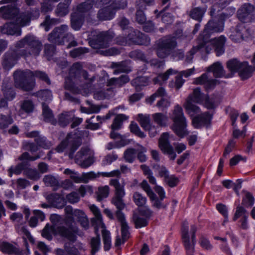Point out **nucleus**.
<instances>
[{
  "mask_svg": "<svg viewBox=\"0 0 255 255\" xmlns=\"http://www.w3.org/2000/svg\"><path fill=\"white\" fill-rule=\"evenodd\" d=\"M224 24L222 20L214 21L209 20L205 25L203 32L200 35L198 41V44L193 46L192 49L187 53L186 56V61L187 63L191 62L193 55L198 51L203 53L205 51L209 53L214 48L216 55L219 56L225 52V44L226 38L224 35L210 40V34L214 32H220L223 31Z\"/></svg>",
  "mask_w": 255,
  "mask_h": 255,
  "instance_id": "f257e3e1",
  "label": "nucleus"
},
{
  "mask_svg": "<svg viewBox=\"0 0 255 255\" xmlns=\"http://www.w3.org/2000/svg\"><path fill=\"white\" fill-rule=\"evenodd\" d=\"M41 42L33 35H27L15 44L17 48L13 53L7 52L4 56L2 66L8 70L14 66L20 57L38 56L41 50Z\"/></svg>",
  "mask_w": 255,
  "mask_h": 255,
  "instance_id": "f03ea898",
  "label": "nucleus"
},
{
  "mask_svg": "<svg viewBox=\"0 0 255 255\" xmlns=\"http://www.w3.org/2000/svg\"><path fill=\"white\" fill-rule=\"evenodd\" d=\"M34 77H36L47 84H50V80L47 74L41 71L33 72L29 70H17L13 73L14 84L16 87L24 91H30L35 86Z\"/></svg>",
  "mask_w": 255,
  "mask_h": 255,
  "instance_id": "7ed1b4c3",
  "label": "nucleus"
},
{
  "mask_svg": "<svg viewBox=\"0 0 255 255\" xmlns=\"http://www.w3.org/2000/svg\"><path fill=\"white\" fill-rule=\"evenodd\" d=\"M18 0H2L0 4L8 3L6 6L0 8V12L4 19H12L15 18V22L17 26L23 27L29 25L31 19L30 13L24 12L18 14L19 9L17 7Z\"/></svg>",
  "mask_w": 255,
  "mask_h": 255,
  "instance_id": "20e7f679",
  "label": "nucleus"
},
{
  "mask_svg": "<svg viewBox=\"0 0 255 255\" xmlns=\"http://www.w3.org/2000/svg\"><path fill=\"white\" fill-rule=\"evenodd\" d=\"M182 36V30H178L174 35L164 36L157 40L155 44L157 56L161 58H164L170 55L177 46L176 39Z\"/></svg>",
  "mask_w": 255,
  "mask_h": 255,
  "instance_id": "39448f33",
  "label": "nucleus"
},
{
  "mask_svg": "<svg viewBox=\"0 0 255 255\" xmlns=\"http://www.w3.org/2000/svg\"><path fill=\"white\" fill-rule=\"evenodd\" d=\"M68 25L66 24L55 27L49 34L48 40L57 44H64L65 42H69L67 48L76 46L77 43L75 40L74 35L68 32Z\"/></svg>",
  "mask_w": 255,
  "mask_h": 255,
  "instance_id": "423d86ee",
  "label": "nucleus"
},
{
  "mask_svg": "<svg viewBox=\"0 0 255 255\" xmlns=\"http://www.w3.org/2000/svg\"><path fill=\"white\" fill-rule=\"evenodd\" d=\"M170 118L173 122L172 129L178 136L182 138L188 134L187 119L184 115L182 107L179 105L174 107L170 115Z\"/></svg>",
  "mask_w": 255,
  "mask_h": 255,
  "instance_id": "0eeeda50",
  "label": "nucleus"
},
{
  "mask_svg": "<svg viewBox=\"0 0 255 255\" xmlns=\"http://www.w3.org/2000/svg\"><path fill=\"white\" fill-rule=\"evenodd\" d=\"M94 7L91 0H86V1L79 4L76 10L71 15V27L75 30H78L81 27L86 13L93 11Z\"/></svg>",
  "mask_w": 255,
  "mask_h": 255,
  "instance_id": "6e6552de",
  "label": "nucleus"
},
{
  "mask_svg": "<svg viewBox=\"0 0 255 255\" xmlns=\"http://www.w3.org/2000/svg\"><path fill=\"white\" fill-rule=\"evenodd\" d=\"M76 232L77 229L75 228L72 229H67L64 227L55 228V226H49L47 224L43 229L41 235L45 239L51 240L53 235L59 234L73 242L76 240L75 233Z\"/></svg>",
  "mask_w": 255,
  "mask_h": 255,
  "instance_id": "1a4fd4ad",
  "label": "nucleus"
},
{
  "mask_svg": "<svg viewBox=\"0 0 255 255\" xmlns=\"http://www.w3.org/2000/svg\"><path fill=\"white\" fill-rule=\"evenodd\" d=\"M82 76L84 79L88 78V74L83 69V65L81 62L74 63L69 71V76L65 79V89L73 92H76L74 89V83L77 79Z\"/></svg>",
  "mask_w": 255,
  "mask_h": 255,
  "instance_id": "9d476101",
  "label": "nucleus"
},
{
  "mask_svg": "<svg viewBox=\"0 0 255 255\" xmlns=\"http://www.w3.org/2000/svg\"><path fill=\"white\" fill-rule=\"evenodd\" d=\"M205 97L204 94L201 92L200 88L194 89L193 93L189 95L184 104V107L190 116H193L195 114L200 112L199 107L192 103H202L204 102Z\"/></svg>",
  "mask_w": 255,
  "mask_h": 255,
  "instance_id": "9b49d317",
  "label": "nucleus"
},
{
  "mask_svg": "<svg viewBox=\"0 0 255 255\" xmlns=\"http://www.w3.org/2000/svg\"><path fill=\"white\" fill-rule=\"evenodd\" d=\"M92 33L95 37L89 41V43L91 46L95 49L107 48L111 44L115 36V34L111 31L98 32L94 31Z\"/></svg>",
  "mask_w": 255,
  "mask_h": 255,
  "instance_id": "f8f14e48",
  "label": "nucleus"
},
{
  "mask_svg": "<svg viewBox=\"0 0 255 255\" xmlns=\"http://www.w3.org/2000/svg\"><path fill=\"white\" fill-rule=\"evenodd\" d=\"M81 138L76 133H69L65 140H63L57 147L56 150L58 152H62L64 149H68L69 151V157H73L74 153L81 145Z\"/></svg>",
  "mask_w": 255,
  "mask_h": 255,
  "instance_id": "ddd939ff",
  "label": "nucleus"
},
{
  "mask_svg": "<svg viewBox=\"0 0 255 255\" xmlns=\"http://www.w3.org/2000/svg\"><path fill=\"white\" fill-rule=\"evenodd\" d=\"M197 231V227L195 225L191 226L190 233L191 234V240L189 235L188 223L184 221L182 224L181 232L182 239L184 247L187 251V255H193L194 245L195 243V233Z\"/></svg>",
  "mask_w": 255,
  "mask_h": 255,
  "instance_id": "4468645a",
  "label": "nucleus"
},
{
  "mask_svg": "<svg viewBox=\"0 0 255 255\" xmlns=\"http://www.w3.org/2000/svg\"><path fill=\"white\" fill-rule=\"evenodd\" d=\"M110 185L114 186L115 189V194L112 200V204L116 207L118 210H123L126 206L123 199L126 195L124 185H121L117 179H111Z\"/></svg>",
  "mask_w": 255,
  "mask_h": 255,
  "instance_id": "2eb2a0df",
  "label": "nucleus"
},
{
  "mask_svg": "<svg viewBox=\"0 0 255 255\" xmlns=\"http://www.w3.org/2000/svg\"><path fill=\"white\" fill-rule=\"evenodd\" d=\"M65 213L67 215V221L74 223V218L80 223L81 226L87 229L89 226V222L85 213L81 210H73L71 206H67L64 209Z\"/></svg>",
  "mask_w": 255,
  "mask_h": 255,
  "instance_id": "dca6fc26",
  "label": "nucleus"
},
{
  "mask_svg": "<svg viewBox=\"0 0 255 255\" xmlns=\"http://www.w3.org/2000/svg\"><path fill=\"white\" fill-rule=\"evenodd\" d=\"M75 162L81 167L86 168L94 162V153L88 147H83L75 156Z\"/></svg>",
  "mask_w": 255,
  "mask_h": 255,
  "instance_id": "f3484780",
  "label": "nucleus"
},
{
  "mask_svg": "<svg viewBox=\"0 0 255 255\" xmlns=\"http://www.w3.org/2000/svg\"><path fill=\"white\" fill-rule=\"evenodd\" d=\"M94 3V7H99L102 5L110 4L115 13L117 10L123 9L127 7L128 2L127 0H91Z\"/></svg>",
  "mask_w": 255,
  "mask_h": 255,
  "instance_id": "a211bd4d",
  "label": "nucleus"
},
{
  "mask_svg": "<svg viewBox=\"0 0 255 255\" xmlns=\"http://www.w3.org/2000/svg\"><path fill=\"white\" fill-rule=\"evenodd\" d=\"M168 139V133L164 132L162 133L159 139V146L162 151L168 154L170 158L174 160L176 158V155L174 152L172 146L170 144Z\"/></svg>",
  "mask_w": 255,
  "mask_h": 255,
  "instance_id": "6ab92c4d",
  "label": "nucleus"
},
{
  "mask_svg": "<svg viewBox=\"0 0 255 255\" xmlns=\"http://www.w3.org/2000/svg\"><path fill=\"white\" fill-rule=\"evenodd\" d=\"M218 81L213 79H209L206 73H204L200 77L195 78L193 82L195 85H204L207 91L213 90L217 84Z\"/></svg>",
  "mask_w": 255,
  "mask_h": 255,
  "instance_id": "aec40b11",
  "label": "nucleus"
},
{
  "mask_svg": "<svg viewBox=\"0 0 255 255\" xmlns=\"http://www.w3.org/2000/svg\"><path fill=\"white\" fill-rule=\"evenodd\" d=\"M212 119V115L209 112H205L194 117L192 119V125L196 128L207 127L210 124Z\"/></svg>",
  "mask_w": 255,
  "mask_h": 255,
  "instance_id": "412c9836",
  "label": "nucleus"
},
{
  "mask_svg": "<svg viewBox=\"0 0 255 255\" xmlns=\"http://www.w3.org/2000/svg\"><path fill=\"white\" fill-rule=\"evenodd\" d=\"M140 35V32L137 30L130 29L127 37L119 36L116 39V43L119 45H125L127 44H134L132 39H137Z\"/></svg>",
  "mask_w": 255,
  "mask_h": 255,
  "instance_id": "4be33fe9",
  "label": "nucleus"
},
{
  "mask_svg": "<svg viewBox=\"0 0 255 255\" xmlns=\"http://www.w3.org/2000/svg\"><path fill=\"white\" fill-rule=\"evenodd\" d=\"M247 30L243 23L238 24L236 28H233L230 34L231 40L236 42H240L244 39V36H246Z\"/></svg>",
  "mask_w": 255,
  "mask_h": 255,
  "instance_id": "5701e85b",
  "label": "nucleus"
},
{
  "mask_svg": "<svg viewBox=\"0 0 255 255\" xmlns=\"http://www.w3.org/2000/svg\"><path fill=\"white\" fill-rule=\"evenodd\" d=\"M254 6L250 3L244 4L238 11V17L243 22H247L249 20L250 14L254 11Z\"/></svg>",
  "mask_w": 255,
  "mask_h": 255,
  "instance_id": "b1692460",
  "label": "nucleus"
},
{
  "mask_svg": "<svg viewBox=\"0 0 255 255\" xmlns=\"http://www.w3.org/2000/svg\"><path fill=\"white\" fill-rule=\"evenodd\" d=\"M105 4L102 5L104 6ZM107 6L101 8L97 14V17L100 20H110L113 19L115 16V11L110 6V4H106Z\"/></svg>",
  "mask_w": 255,
  "mask_h": 255,
  "instance_id": "393cba45",
  "label": "nucleus"
},
{
  "mask_svg": "<svg viewBox=\"0 0 255 255\" xmlns=\"http://www.w3.org/2000/svg\"><path fill=\"white\" fill-rule=\"evenodd\" d=\"M65 255H80V252L84 251V246L80 243H77L73 246L70 243H66L64 245Z\"/></svg>",
  "mask_w": 255,
  "mask_h": 255,
  "instance_id": "a878e982",
  "label": "nucleus"
},
{
  "mask_svg": "<svg viewBox=\"0 0 255 255\" xmlns=\"http://www.w3.org/2000/svg\"><path fill=\"white\" fill-rule=\"evenodd\" d=\"M209 72H212L214 76L216 78L220 77H228L226 76L225 72L224 70L223 66L219 62L214 63L212 65L208 68Z\"/></svg>",
  "mask_w": 255,
  "mask_h": 255,
  "instance_id": "bb28decb",
  "label": "nucleus"
},
{
  "mask_svg": "<svg viewBox=\"0 0 255 255\" xmlns=\"http://www.w3.org/2000/svg\"><path fill=\"white\" fill-rule=\"evenodd\" d=\"M47 199L52 206L57 208H62L65 205L64 199L58 194H50L47 196Z\"/></svg>",
  "mask_w": 255,
  "mask_h": 255,
  "instance_id": "cd10ccee",
  "label": "nucleus"
},
{
  "mask_svg": "<svg viewBox=\"0 0 255 255\" xmlns=\"http://www.w3.org/2000/svg\"><path fill=\"white\" fill-rule=\"evenodd\" d=\"M2 91L4 98L6 99V101L4 99H1L0 100V108L7 107V101L12 100L15 97V93L12 89L10 88L6 89L4 85H3Z\"/></svg>",
  "mask_w": 255,
  "mask_h": 255,
  "instance_id": "c85d7f7f",
  "label": "nucleus"
},
{
  "mask_svg": "<svg viewBox=\"0 0 255 255\" xmlns=\"http://www.w3.org/2000/svg\"><path fill=\"white\" fill-rule=\"evenodd\" d=\"M71 0H64L63 2H60L57 7L55 12L57 15L63 16L68 14L69 11V6Z\"/></svg>",
  "mask_w": 255,
  "mask_h": 255,
  "instance_id": "c756f323",
  "label": "nucleus"
},
{
  "mask_svg": "<svg viewBox=\"0 0 255 255\" xmlns=\"http://www.w3.org/2000/svg\"><path fill=\"white\" fill-rule=\"evenodd\" d=\"M238 73L242 79H248L252 76V67L249 65L247 62H243V64L242 65L240 69H239Z\"/></svg>",
  "mask_w": 255,
  "mask_h": 255,
  "instance_id": "7c9ffc66",
  "label": "nucleus"
},
{
  "mask_svg": "<svg viewBox=\"0 0 255 255\" xmlns=\"http://www.w3.org/2000/svg\"><path fill=\"white\" fill-rule=\"evenodd\" d=\"M152 118L154 122L160 127H166L168 121V118L167 115L161 113H157L152 115Z\"/></svg>",
  "mask_w": 255,
  "mask_h": 255,
  "instance_id": "2f4dec72",
  "label": "nucleus"
},
{
  "mask_svg": "<svg viewBox=\"0 0 255 255\" xmlns=\"http://www.w3.org/2000/svg\"><path fill=\"white\" fill-rule=\"evenodd\" d=\"M149 79L146 77H138L131 81V84L136 90H140L143 87L148 85Z\"/></svg>",
  "mask_w": 255,
  "mask_h": 255,
  "instance_id": "473e14b6",
  "label": "nucleus"
},
{
  "mask_svg": "<svg viewBox=\"0 0 255 255\" xmlns=\"http://www.w3.org/2000/svg\"><path fill=\"white\" fill-rule=\"evenodd\" d=\"M42 114L45 121L50 122L53 125L56 124V121L54 119L51 110L44 103H42Z\"/></svg>",
  "mask_w": 255,
  "mask_h": 255,
  "instance_id": "72a5a7b5",
  "label": "nucleus"
},
{
  "mask_svg": "<svg viewBox=\"0 0 255 255\" xmlns=\"http://www.w3.org/2000/svg\"><path fill=\"white\" fill-rule=\"evenodd\" d=\"M206 11V8L195 7L190 11V16L192 18L200 22Z\"/></svg>",
  "mask_w": 255,
  "mask_h": 255,
  "instance_id": "f704fd0d",
  "label": "nucleus"
},
{
  "mask_svg": "<svg viewBox=\"0 0 255 255\" xmlns=\"http://www.w3.org/2000/svg\"><path fill=\"white\" fill-rule=\"evenodd\" d=\"M0 250L8 254H16L18 252V250L15 246L4 242L0 243Z\"/></svg>",
  "mask_w": 255,
  "mask_h": 255,
  "instance_id": "c9c22d12",
  "label": "nucleus"
},
{
  "mask_svg": "<svg viewBox=\"0 0 255 255\" xmlns=\"http://www.w3.org/2000/svg\"><path fill=\"white\" fill-rule=\"evenodd\" d=\"M243 62H240L237 59H233L228 61L227 63V67L232 73L238 72L239 71Z\"/></svg>",
  "mask_w": 255,
  "mask_h": 255,
  "instance_id": "e433bc0d",
  "label": "nucleus"
},
{
  "mask_svg": "<svg viewBox=\"0 0 255 255\" xmlns=\"http://www.w3.org/2000/svg\"><path fill=\"white\" fill-rule=\"evenodd\" d=\"M176 71L172 68L169 69L166 72L162 74L158 75L157 77L153 79L154 84L159 83L161 84L162 83L166 81L170 75L176 73Z\"/></svg>",
  "mask_w": 255,
  "mask_h": 255,
  "instance_id": "4c0bfd02",
  "label": "nucleus"
},
{
  "mask_svg": "<svg viewBox=\"0 0 255 255\" xmlns=\"http://www.w3.org/2000/svg\"><path fill=\"white\" fill-rule=\"evenodd\" d=\"M128 119V117L124 114H120L117 116L111 126L112 129L116 130L120 129L122 126L123 122Z\"/></svg>",
  "mask_w": 255,
  "mask_h": 255,
  "instance_id": "58836bf2",
  "label": "nucleus"
},
{
  "mask_svg": "<svg viewBox=\"0 0 255 255\" xmlns=\"http://www.w3.org/2000/svg\"><path fill=\"white\" fill-rule=\"evenodd\" d=\"M110 188L108 185L99 187L96 192L97 199L100 201L107 198L109 195Z\"/></svg>",
  "mask_w": 255,
  "mask_h": 255,
  "instance_id": "ea45409f",
  "label": "nucleus"
},
{
  "mask_svg": "<svg viewBox=\"0 0 255 255\" xmlns=\"http://www.w3.org/2000/svg\"><path fill=\"white\" fill-rule=\"evenodd\" d=\"M204 106L207 109H213L219 103V98L217 96H213L211 97H205Z\"/></svg>",
  "mask_w": 255,
  "mask_h": 255,
  "instance_id": "a19ab883",
  "label": "nucleus"
},
{
  "mask_svg": "<svg viewBox=\"0 0 255 255\" xmlns=\"http://www.w3.org/2000/svg\"><path fill=\"white\" fill-rule=\"evenodd\" d=\"M13 122V120L10 115L5 116L0 114V129H6Z\"/></svg>",
  "mask_w": 255,
  "mask_h": 255,
  "instance_id": "79ce46f5",
  "label": "nucleus"
},
{
  "mask_svg": "<svg viewBox=\"0 0 255 255\" xmlns=\"http://www.w3.org/2000/svg\"><path fill=\"white\" fill-rule=\"evenodd\" d=\"M60 22V19L57 18H51L49 15L46 16L43 22L41 23L40 25L44 27L46 31H48L50 27Z\"/></svg>",
  "mask_w": 255,
  "mask_h": 255,
  "instance_id": "37998d69",
  "label": "nucleus"
},
{
  "mask_svg": "<svg viewBox=\"0 0 255 255\" xmlns=\"http://www.w3.org/2000/svg\"><path fill=\"white\" fill-rule=\"evenodd\" d=\"M27 165V162L23 161L15 166H11L8 169L9 176L11 177L12 174H19L26 167Z\"/></svg>",
  "mask_w": 255,
  "mask_h": 255,
  "instance_id": "c03bdc74",
  "label": "nucleus"
},
{
  "mask_svg": "<svg viewBox=\"0 0 255 255\" xmlns=\"http://www.w3.org/2000/svg\"><path fill=\"white\" fill-rule=\"evenodd\" d=\"M102 237L104 244V250L108 251L111 247V237L110 233L105 229L102 231Z\"/></svg>",
  "mask_w": 255,
  "mask_h": 255,
  "instance_id": "a18cd8bd",
  "label": "nucleus"
},
{
  "mask_svg": "<svg viewBox=\"0 0 255 255\" xmlns=\"http://www.w3.org/2000/svg\"><path fill=\"white\" fill-rule=\"evenodd\" d=\"M73 119V115L68 112L61 114L59 117V124L61 127L67 126Z\"/></svg>",
  "mask_w": 255,
  "mask_h": 255,
  "instance_id": "49530a36",
  "label": "nucleus"
},
{
  "mask_svg": "<svg viewBox=\"0 0 255 255\" xmlns=\"http://www.w3.org/2000/svg\"><path fill=\"white\" fill-rule=\"evenodd\" d=\"M140 168L143 172L144 174L147 176L150 183L155 185L156 180L155 178L153 176L152 172L150 169L145 164H142L140 166Z\"/></svg>",
  "mask_w": 255,
  "mask_h": 255,
  "instance_id": "de8ad7c7",
  "label": "nucleus"
},
{
  "mask_svg": "<svg viewBox=\"0 0 255 255\" xmlns=\"http://www.w3.org/2000/svg\"><path fill=\"white\" fill-rule=\"evenodd\" d=\"M249 217L248 211L246 209L241 206H238L236 209V212L233 218L234 221H237L238 219Z\"/></svg>",
  "mask_w": 255,
  "mask_h": 255,
  "instance_id": "09e8293b",
  "label": "nucleus"
},
{
  "mask_svg": "<svg viewBox=\"0 0 255 255\" xmlns=\"http://www.w3.org/2000/svg\"><path fill=\"white\" fill-rule=\"evenodd\" d=\"M232 0H220V2L215 3L210 11V15L213 16L216 11H219L220 8H223L226 7L227 5L229 4Z\"/></svg>",
  "mask_w": 255,
  "mask_h": 255,
  "instance_id": "8fccbe9b",
  "label": "nucleus"
},
{
  "mask_svg": "<svg viewBox=\"0 0 255 255\" xmlns=\"http://www.w3.org/2000/svg\"><path fill=\"white\" fill-rule=\"evenodd\" d=\"M136 12L135 14V19L137 22L140 24H144L146 20V17L143 12V10L146 8H139L136 5Z\"/></svg>",
  "mask_w": 255,
  "mask_h": 255,
  "instance_id": "3c124183",
  "label": "nucleus"
},
{
  "mask_svg": "<svg viewBox=\"0 0 255 255\" xmlns=\"http://www.w3.org/2000/svg\"><path fill=\"white\" fill-rule=\"evenodd\" d=\"M158 10H154V13L157 14L156 17H158L159 16L162 17V20L163 22L165 24H168L171 23L173 21V18L170 13H164V10L161 11L159 13H157Z\"/></svg>",
  "mask_w": 255,
  "mask_h": 255,
  "instance_id": "603ef678",
  "label": "nucleus"
},
{
  "mask_svg": "<svg viewBox=\"0 0 255 255\" xmlns=\"http://www.w3.org/2000/svg\"><path fill=\"white\" fill-rule=\"evenodd\" d=\"M37 96L42 101H49L52 98L51 92L47 89L38 91L37 93Z\"/></svg>",
  "mask_w": 255,
  "mask_h": 255,
  "instance_id": "864d4df0",
  "label": "nucleus"
},
{
  "mask_svg": "<svg viewBox=\"0 0 255 255\" xmlns=\"http://www.w3.org/2000/svg\"><path fill=\"white\" fill-rule=\"evenodd\" d=\"M134 203L138 207L144 206L146 202V198L138 192H135L133 195Z\"/></svg>",
  "mask_w": 255,
  "mask_h": 255,
  "instance_id": "5fc2aeb1",
  "label": "nucleus"
},
{
  "mask_svg": "<svg viewBox=\"0 0 255 255\" xmlns=\"http://www.w3.org/2000/svg\"><path fill=\"white\" fill-rule=\"evenodd\" d=\"M100 246L101 243L99 236H98L96 238H93L91 241V255H95L100 250Z\"/></svg>",
  "mask_w": 255,
  "mask_h": 255,
  "instance_id": "6e6d98bb",
  "label": "nucleus"
},
{
  "mask_svg": "<svg viewBox=\"0 0 255 255\" xmlns=\"http://www.w3.org/2000/svg\"><path fill=\"white\" fill-rule=\"evenodd\" d=\"M136 154V150L133 148H128L124 152V158L125 160L129 162L132 163Z\"/></svg>",
  "mask_w": 255,
  "mask_h": 255,
  "instance_id": "4d7b16f0",
  "label": "nucleus"
},
{
  "mask_svg": "<svg viewBox=\"0 0 255 255\" xmlns=\"http://www.w3.org/2000/svg\"><path fill=\"white\" fill-rule=\"evenodd\" d=\"M138 121L140 126L145 130L149 128L151 125L150 124V119L148 116L138 114Z\"/></svg>",
  "mask_w": 255,
  "mask_h": 255,
  "instance_id": "13d9d810",
  "label": "nucleus"
},
{
  "mask_svg": "<svg viewBox=\"0 0 255 255\" xmlns=\"http://www.w3.org/2000/svg\"><path fill=\"white\" fill-rule=\"evenodd\" d=\"M165 89L162 87H160L154 94L146 99V102L151 105L157 97H163L165 96Z\"/></svg>",
  "mask_w": 255,
  "mask_h": 255,
  "instance_id": "bf43d9fd",
  "label": "nucleus"
},
{
  "mask_svg": "<svg viewBox=\"0 0 255 255\" xmlns=\"http://www.w3.org/2000/svg\"><path fill=\"white\" fill-rule=\"evenodd\" d=\"M153 195L154 196H150L149 197L152 202V206L158 209L165 208L167 205H164L162 203L163 200L157 198L154 193H153Z\"/></svg>",
  "mask_w": 255,
  "mask_h": 255,
  "instance_id": "052dcab7",
  "label": "nucleus"
},
{
  "mask_svg": "<svg viewBox=\"0 0 255 255\" xmlns=\"http://www.w3.org/2000/svg\"><path fill=\"white\" fill-rule=\"evenodd\" d=\"M134 44L147 45L150 42V38L146 35L140 32V35L137 39H133Z\"/></svg>",
  "mask_w": 255,
  "mask_h": 255,
  "instance_id": "680f3d73",
  "label": "nucleus"
},
{
  "mask_svg": "<svg viewBox=\"0 0 255 255\" xmlns=\"http://www.w3.org/2000/svg\"><path fill=\"white\" fill-rule=\"evenodd\" d=\"M133 220L137 228L145 227L147 224V221L145 218L140 217L135 214L133 216Z\"/></svg>",
  "mask_w": 255,
  "mask_h": 255,
  "instance_id": "e2e57ef3",
  "label": "nucleus"
},
{
  "mask_svg": "<svg viewBox=\"0 0 255 255\" xmlns=\"http://www.w3.org/2000/svg\"><path fill=\"white\" fill-rule=\"evenodd\" d=\"M89 52L88 49L85 47H78L74 49L70 52V55L72 58L79 57Z\"/></svg>",
  "mask_w": 255,
  "mask_h": 255,
  "instance_id": "0e129e2a",
  "label": "nucleus"
},
{
  "mask_svg": "<svg viewBox=\"0 0 255 255\" xmlns=\"http://www.w3.org/2000/svg\"><path fill=\"white\" fill-rule=\"evenodd\" d=\"M35 141L39 146L43 148H48L51 146L50 143L45 136H38L36 137Z\"/></svg>",
  "mask_w": 255,
  "mask_h": 255,
  "instance_id": "69168bd1",
  "label": "nucleus"
},
{
  "mask_svg": "<svg viewBox=\"0 0 255 255\" xmlns=\"http://www.w3.org/2000/svg\"><path fill=\"white\" fill-rule=\"evenodd\" d=\"M118 158V156L115 152L109 154L104 157L102 160V165L106 166L110 165L113 162L116 161Z\"/></svg>",
  "mask_w": 255,
  "mask_h": 255,
  "instance_id": "338daca9",
  "label": "nucleus"
},
{
  "mask_svg": "<svg viewBox=\"0 0 255 255\" xmlns=\"http://www.w3.org/2000/svg\"><path fill=\"white\" fill-rule=\"evenodd\" d=\"M99 177L94 172H89L87 173H83L81 175V180L82 183H87L90 180H93Z\"/></svg>",
  "mask_w": 255,
  "mask_h": 255,
  "instance_id": "774afa93",
  "label": "nucleus"
}]
</instances>
